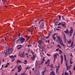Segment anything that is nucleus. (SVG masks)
I'll use <instances>...</instances> for the list:
<instances>
[{
    "mask_svg": "<svg viewBox=\"0 0 75 75\" xmlns=\"http://www.w3.org/2000/svg\"><path fill=\"white\" fill-rule=\"evenodd\" d=\"M57 28H61V27H60L59 26H58Z\"/></svg>",
    "mask_w": 75,
    "mask_h": 75,
    "instance_id": "obj_60",
    "label": "nucleus"
},
{
    "mask_svg": "<svg viewBox=\"0 0 75 75\" xmlns=\"http://www.w3.org/2000/svg\"><path fill=\"white\" fill-rule=\"evenodd\" d=\"M38 43L39 45H42V41H40V40H38Z\"/></svg>",
    "mask_w": 75,
    "mask_h": 75,
    "instance_id": "obj_9",
    "label": "nucleus"
},
{
    "mask_svg": "<svg viewBox=\"0 0 75 75\" xmlns=\"http://www.w3.org/2000/svg\"><path fill=\"white\" fill-rule=\"evenodd\" d=\"M14 60H15V59H13L12 60V62H14Z\"/></svg>",
    "mask_w": 75,
    "mask_h": 75,
    "instance_id": "obj_39",
    "label": "nucleus"
},
{
    "mask_svg": "<svg viewBox=\"0 0 75 75\" xmlns=\"http://www.w3.org/2000/svg\"><path fill=\"white\" fill-rule=\"evenodd\" d=\"M64 61H65L67 60V58L66 57V56L65 55H64Z\"/></svg>",
    "mask_w": 75,
    "mask_h": 75,
    "instance_id": "obj_29",
    "label": "nucleus"
},
{
    "mask_svg": "<svg viewBox=\"0 0 75 75\" xmlns=\"http://www.w3.org/2000/svg\"><path fill=\"white\" fill-rule=\"evenodd\" d=\"M28 68H29V67H26V70H27V69H28Z\"/></svg>",
    "mask_w": 75,
    "mask_h": 75,
    "instance_id": "obj_40",
    "label": "nucleus"
},
{
    "mask_svg": "<svg viewBox=\"0 0 75 75\" xmlns=\"http://www.w3.org/2000/svg\"><path fill=\"white\" fill-rule=\"evenodd\" d=\"M70 57H72V54H71L70 55Z\"/></svg>",
    "mask_w": 75,
    "mask_h": 75,
    "instance_id": "obj_64",
    "label": "nucleus"
},
{
    "mask_svg": "<svg viewBox=\"0 0 75 75\" xmlns=\"http://www.w3.org/2000/svg\"><path fill=\"white\" fill-rule=\"evenodd\" d=\"M58 17L59 18V21L61 20V16L60 15H58Z\"/></svg>",
    "mask_w": 75,
    "mask_h": 75,
    "instance_id": "obj_19",
    "label": "nucleus"
},
{
    "mask_svg": "<svg viewBox=\"0 0 75 75\" xmlns=\"http://www.w3.org/2000/svg\"><path fill=\"white\" fill-rule=\"evenodd\" d=\"M25 74V73H24L23 74H21V75H24V74Z\"/></svg>",
    "mask_w": 75,
    "mask_h": 75,
    "instance_id": "obj_54",
    "label": "nucleus"
},
{
    "mask_svg": "<svg viewBox=\"0 0 75 75\" xmlns=\"http://www.w3.org/2000/svg\"><path fill=\"white\" fill-rule=\"evenodd\" d=\"M74 35H73V40H74Z\"/></svg>",
    "mask_w": 75,
    "mask_h": 75,
    "instance_id": "obj_56",
    "label": "nucleus"
},
{
    "mask_svg": "<svg viewBox=\"0 0 75 75\" xmlns=\"http://www.w3.org/2000/svg\"><path fill=\"white\" fill-rule=\"evenodd\" d=\"M19 46H20L18 48V50H20V49H21V48H22V46H21V45H18L17 46V47H19Z\"/></svg>",
    "mask_w": 75,
    "mask_h": 75,
    "instance_id": "obj_15",
    "label": "nucleus"
},
{
    "mask_svg": "<svg viewBox=\"0 0 75 75\" xmlns=\"http://www.w3.org/2000/svg\"><path fill=\"white\" fill-rule=\"evenodd\" d=\"M24 62H25V63H27V60H24Z\"/></svg>",
    "mask_w": 75,
    "mask_h": 75,
    "instance_id": "obj_50",
    "label": "nucleus"
},
{
    "mask_svg": "<svg viewBox=\"0 0 75 75\" xmlns=\"http://www.w3.org/2000/svg\"><path fill=\"white\" fill-rule=\"evenodd\" d=\"M64 33H66V34H68V30H66V31H64Z\"/></svg>",
    "mask_w": 75,
    "mask_h": 75,
    "instance_id": "obj_20",
    "label": "nucleus"
},
{
    "mask_svg": "<svg viewBox=\"0 0 75 75\" xmlns=\"http://www.w3.org/2000/svg\"><path fill=\"white\" fill-rule=\"evenodd\" d=\"M30 52L32 53V55H33V57H30V58H31V59H32V60H34V59H35V56L34 55V52H33L32 51H31Z\"/></svg>",
    "mask_w": 75,
    "mask_h": 75,
    "instance_id": "obj_2",
    "label": "nucleus"
},
{
    "mask_svg": "<svg viewBox=\"0 0 75 75\" xmlns=\"http://www.w3.org/2000/svg\"><path fill=\"white\" fill-rule=\"evenodd\" d=\"M57 38H58V41H59V42L60 44H61V39H60V37L58 36L57 37Z\"/></svg>",
    "mask_w": 75,
    "mask_h": 75,
    "instance_id": "obj_10",
    "label": "nucleus"
},
{
    "mask_svg": "<svg viewBox=\"0 0 75 75\" xmlns=\"http://www.w3.org/2000/svg\"><path fill=\"white\" fill-rule=\"evenodd\" d=\"M62 45L64 47H65V45L63 43L62 44Z\"/></svg>",
    "mask_w": 75,
    "mask_h": 75,
    "instance_id": "obj_41",
    "label": "nucleus"
},
{
    "mask_svg": "<svg viewBox=\"0 0 75 75\" xmlns=\"http://www.w3.org/2000/svg\"><path fill=\"white\" fill-rule=\"evenodd\" d=\"M37 63H38V62L37 61H36L35 64V65L36 66L37 65Z\"/></svg>",
    "mask_w": 75,
    "mask_h": 75,
    "instance_id": "obj_31",
    "label": "nucleus"
},
{
    "mask_svg": "<svg viewBox=\"0 0 75 75\" xmlns=\"http://www.w3.org/2000/svg\"><path fill=\"white\" fill-rule=\"evenodd\" d=\"M16 55H14V56H13V55H12L11 56H10V58H16Z\"/></svg>",
    "mask_w": 75,
    "mask_h": 75,
    "instance_id": "obj_18",
    "label": "nucleus"
},
{
    "mask_svg": "<svg viewBox=\"0 0 75 75\" xmlns=\"http://www.w3.org/2000/svg\"><path fill=\"white\" fill-rule=\"evenodd\" d=\"M50 75H55V73L54 71H52L50 74Z\"/></svg>",
    "mask_w": 75,
    "mask_h": 75,
    "instance_id": "obj_14",
    "label": "nucleus"
},
{
    "mask_svg": "<svg viewBox=\"0 0 75 75\" xmlns=\"http://www.w3.org/2000/svg\"><path fill=\"white\" fill-rule=\"evenodd\" d=\"M44 19H41L39 22L38 24H41V23H42V22L44 21Z\"/></svg>",
    "mask_w": 75,
    "mask_h": 75,
    "instance_id": "obj_13",
    "label": "nucleus"
},
{
    "mask_svg": "<svg viewBox=\"0 0 75 75\" xmlns=\"http://www.w3.org/2000/svg\"><path fill=\"white\" fill-rule=\"evenodd\" d=\"M59 67H60L59 64L58 66L56 67H57L56 69L58 70L59 69Z\"/></svg>",
    "mask_w": 75,
    "mask_h": 75,
    "instance_id": "obj_22",
    "label": "nucleus"
},
{
    "mask_svg": "<svg viewBox=\"0 0 75 75\" xmlns=\"http://www.w3.org/2000/svg\"><path fill=\"white\" fill-rule=\"evenodd\" d=\"M73 45H72V44H71V45L70 46V47H72L73 46Z\"/></svg>",
    "mask_w": 75,
    "mask_h": 75,
    "instance_id": "obj_46",
    "label": "nucleus"
},
{
    "mask_svg": "<svg viewBox=\"0 0 75 75\" xmlns=\"http://www.w3.org/2000/svg\"><path fill=\"white\" fill-rule=\"evenodd\" d=\"M47 42H48V43H49V42H50V40H48Z\"/></svg>",
    "mask_w": 75,
    "mask_h": 75,
    "instance_id": "obj_63",
    "label": "nucleus"
},
{
    "mask_svg": "<svg viewBox=\"0 0 75 75\" xmlns=\"http://www.w3.org/2000/svg\"><path fill=\"white\" fill-rule=\"evenodd\" d=\"M17 69L18 70V72H20L21 71L22 68H21V66L20 65L18 67Z\"/></svg>",
    "mask_w": 75,
    "mask_h": 75,
    "instance_id": "obj_3",
    "label": "nucleus"
},
{
    "mask_svg": "<svg viewBox=\"0 0 75 75\" xmlns=\"http://www.w3.org/2000/svg\"><path fill=\"white\" fill-rule=\"evenodd\" d=\"M58 69H56V73H57L58 72Z\"/></svg>",
    "mask_w": 75,
    "mask_h": 75,
    "instance_id": "obj_45",
    "label": "nucleus"
},
{
    "mask_svg": "<svg viewBox=\"0 0 75 75\" xmlns=\"http://www.w3.org/2000/svg\"><path fill=\"white\" fill-rule=\"evenodd\" d=\"M69 72H70V75H71V70H69Z\"/></svg>",
    "mask_w": 75,
    "mask_h": 75,
    "instance_id": "obj_47",
    "label": "nucleus"
},
{
    "mask_svg": "<svg viewBox=\"0 0 75 75\" xmlns=\"http://www.w3.org/2000/svg\"><path fill=\"white\" fill-rule=\"evenodd\" d=\"M45 70H44L43 71V73L44 74V72H45Z\"/></svg>",
    "mask_w": 75,
    "mask_h": 75,
    "instance_id": "obj_58",
    "label": "nucleus"
},
{
    "mask_svg": "<svg viewBox=\"0 0 75 75\" xmlns=\"http://www.w3.org/2000/svg\"><path fill=\"white\" fill-rule=\"evenodd\" d=\"M20 41H21V43H23L25 41V38L23 37L20 38Z\"/></svg>",
    "mask_w": 75,
    "mask_h": 75,
    "instance_id": "obj_1",
    "label": "nucleus"
},
{
    "mask_svg": "<svg viewBox=\"0 0 75 75\" xmlns=\"http://www.w3.org/2000/svg\"><path fill=\"white\" fill-rule=\"evenodd\" d=\"M8 67V66L7 64H6V65L5 67V68H7Z\"/></svg>",
    "mask_w": 75,
    "mask_h": 75,
    "instance_id": "obj_38",
    "label": "nucleus"
},
{
    "mask_svg": "<svg viewBox=\"0 0 75 75\" xmlns=\"http://www.w3.org/2000/svg\"><path fill=\"white\" fill-rule=\"evenodd\" d=\"M42 61H45V57H43V58L42 59Z\"/></svg>",
    "mask_w": 75,
    "mask_h": 75,
    "instance_id": "obj_27",
    "label": "nucleus"
},
{
    "mask_svg": "<svg viewBox=\"0 0 75 75\" xmlns=\"http://www.w3.org/2000/svg\"><path fill=\"white\" fill-rule=\"evenodd\" d=\"M7 54V51H6V52L5 53V55H6Z\"/></svg>",
    "mask_w": 75,
    "mask_h": 75,
    "instance_id": "obj_34",
    "label": "nucleus"
},
{
    "mask_svg": "<svg viewBox=\"0 0 75 75\" xmlns=\"http://www.w3.org/2000/svg\"><path fill=\"white\" fill-rule=\"evenodd\" d=\"M16 63L17 64H18V63H22V62L20 60H18L17 61Z\"/></svg>",
    "mask_w": 75,
    "mask_h": 75,
    "instance_id": "obj_17",
    "label": "nucleus"
},
{
    "mask_svg": "<svg viewBox=\"0 0 75 75\" xmlns=\"http://www.w3.org/2000/svg\"><path fill=\"white\" fill-rule=\"evenodd\" d=\"M50 68H52V67H53V66H52V65H50Z\"/></svg>",
    "mask_w": 75,
    "mask_h": 75,
    "instance_id": "obj_51",
    "label": "nucleus"
},
{
    "mask_svg": "<svg viewBox=\"0 0 75 75\" xmlns=\"http://www.w3.org/2000/svg\"><path fill=\"white\" fill-rule=\"evenodd\" d=\"M68 73H67V71H66V72H65V73H64V75H68Z\"/></svg>",
    "mask_w": 75,
    "mask_h": 75,
    "instance_id": "obj_28",
    "label": "nucleus"
},
{
    "mask_svg": "<svg viewBox=\"0 0 75 75\" xmlns=\"http://www.w3.org/2000/svg\"><path fill=\"white\" fill-rule=\"evenodd\" d=\"M67 69L69 70V68H68V63H67V62L66 64Z\"/></svg>",
    "mask_w": 75,
    "mask_h": 75,
    "instance_id": "obj_16",
    "label": "nucleus"
},
{
    "mask_svg": "<svg viewBox=\"0 0 75 75\" xmlns=\"http://www.w3.org/2000/svg\"><path fill=\"white\" fill-rule=\"evenodd\" d=\"M72 33H72V32H70V35H69V36L70 37H71V36H72Z\"/></svg>",
    "mask_w": 75,
    "mask_h": 75,
    "instance_id": "obj_30",
    "label": "nucleus"
},
{
    "mask_svg": "<svg viewBox=\"0 0 75 75\" xmlns=\"http://www.w3.org/2000/svg\"><path fill=\"white\" fill-rule=\"evenodd\" d=\"M62 24H61V23H58V25H62Z\"/></svg>",
    "mask_w": 75,
    "mask_h": 75,
    "instance_id": "obj_33",
    "label": "nucleus"
},
{
    "mask_svg": "<svg viewBox=\"0 0 75 75\" xmlns=\"http://www.w3.org/2000/svg\"><path fill=\"white\" fill-rule=\"evenodd\" d=\"M53 39H54V41H56V40H56V37H53Z\"/></svg>",
    "mask_w": 75,
    "mask_h": 75,
    "instance_id": "obj_32",
    "label": "nucleus"
},
{
    "mask_svg": "<svg viewBox=\"0 0 75 75\" xmlns=\"http://www.w3.org/2000/svg\"><path fill=\"white\" fill-rule=\"evenodd\" d=\"M12 50V51L11 53H12V52H13V48H9L8 49V52H10V51H11V50Z\"/></svg>",
    "mask_w": 75,
    "mask_h": 75,
    "instance_id": "obj_6",
    "label": "nucleus"
},
{
    "mask_svg": "<svg viewBox=\"0 0 75 75\" xmlns=\"http://www.w3.org/2000/svg\"><path fill=\"white\" fill-rule=\"evenodd\" d=\"M16 37H15V38L13 40V42H14V41H16V40L17 38H16Z\"/></svg>",
    "mask_w": 75,
    "mask_h": 75,
    "instance_id": "obj_26",
    "label": "nucleus"
},
{
    "mask_svg": "<svg viewBox=\"0 0 75 75\" xmlns=\"http://www.w3.org/2000/svg\"><path fill=\"white\" fill-rule=\"evenodd\" d=\"M4 38L5 40V41H6V37H4Z\"/></svg>",
    "mask_w": 75,
    "mask_h": 75,
    "instance_id": "obj_44",
    "label": "nucleus"
},
{
    "mask_svg": "<svg viewBox=\"0 0 75 75\" xmlns=\"http://www.w3.org/2000/svg\"><path fill=\"white\" fill-rule=\"evenodd\" d=\"M20 38L19 39H18L16 41V42L17 43V42H18V41H20Z\"/></svg>",
    "mask_w": 75,
    "mask_h": 75,
    "instance_id": "obj_35",
    "label": "nucleus"
},
{
    "mask_svg": "<svg viewBox=\"0 0 75 75\" xmlns=\"http://www.w3.org/2000/svg\"><path fill=\"white\" fill-rule=\"evenodd\" d=\"M71 45H73V44H74V42H71Z\"/></svg>",
    "mask_w": 75,
    "mask_h": 75,
    "instance_id": "obj_59",
    "label": "nucleus"
},
{
    "mask_svg": "<svg viewBox=\"0 0 75 75\" xmlns=\"http://www.w3.org/2000/svg\"><path fill=\"white\" fill-rule=\"evenodd\" d=\"M55 35H57V34H56V33L54 34V37H55Z\"/></svg>",
    "mask_w": 75,
    "mask_h": 75,
    "instance_id": "obj_62",
    "label": "nucleus"
},
{
    "mask_svg": "<svg viewBox=\"0 0 75 75\" xmlns=\"http://www.w3.org/2000/svg\"><path fill=\"white\" fill-rule=\"evenodd\" d=\"M53 57H54V62H55V58H57V55H56V54H54V55Z\"/></svg>",
    "mask_w": 75,
    "mask_h": 75,
    "instance_id": "obj_8",
    "label": "nucleus"
},
{
    "mask_svg": "<svg viewBox=\"0 0 75 75\" xmlns=\"http://www.w3.org/2000/svg\"><path fill=\"white\" fill-rule=\"evenodd\" d=\"M59 50V48L58 49H56V51H58Z\"/></svg>",
    "mask_w": 75,
    "mask_h": 75,
    "instance_id": "obj_49",
    "label": "nucleus"
},
{
    "mask_svg": "<svg viewBox=\"0 0 75 75\" xmlns=\"http://www.w3.org/2000/svg\"><path fill=\"white\" fill-rule=\"evenodd\" d=\"M71 28V31L70 32V33H73V30L72 29V27H70Z\"/></svg>",
    "mask_w": 75,
    "mask_h": 75,
    "instance_id": "obj_21",
    "label": "nucleus"
},
{
    "mask_svg": "<svg viewBox=\"0 0 75 75\" xmlns=\"http://www.w3.org/2000/svg\"><path fill=\"white\" fill-rule=\"evenodd\" d=\"M25 38H27L26 40L28 41L29 39H30V37H29V36H28V35L25 36Z\"/></svg>",
    "mask_w": 75,
    "mask_h": 75,
    "instance_id": "obj_12",
    "label": "nucleus"
},
{
    "mask_svg": "<svg viewBox=\"0 0 75 75\" xmlns=\"http://www.w3.org/2000/svg\"><path fill=\"white\" fill-rule=\"evenodd\" d=\"M61 62H63V59H61Z\"/></svg>",
    "mask_w": 75,
    "mask_h": 75,
    "instance_id": "obj_55",
    "label": "nucleus"
},
{
    "mask_svg": "<svg viewBox=\"0 0 75 75\" xmlns=\"http://www.w3.org/2000/svg\"><path fill=\"white\" fill-rule=\"evenodd\" d=\"M2 67H3V65H2V67H1V68L0 69H2Z\"/></svg>",
    "mask_w": 75,
    "mask_h": 75,
    "instance_id": "obj_57",
    "label": "nucleus"
},
{
    "mask_svg": "<svg viewBox=\"0 0 75 75\" xmlns=\"http://www.w3.org/2000/svg\"><path fill=\"white\" fill-rule=\"evenodd\" d=\"M56 30H58V31H60V30L59 29H56Z\"/></svg>",
    "mask_w": 75,
    "mask_h": 75,
    "instance_id": "obj_52",
    "label": "nucleus"
},
{
    "mask_svg": "<svg viewBox=\"0 0 75 75\" xmlns=\"http://www.w3.org/2000/svg\"><path fill=\"white\" fill-rule=\"evenodd\" d=\"M21 35V33H19L18 34V36L19 37H20Z\"/></svg>",
    "mask_w": 75,
    "mask_h": 75,
    "instance_id": "obj_36",
    "label": "nucleus"
},
{
    "mask_svg": "<svg viewBox=\"0 0 75 75\" xmlns=\"http://www.w3.org/2000/svg\"><path fill=\"white\" fill-rule=\"evenodd\" d=\"M68 42V44H71V41L69 40V41H67Z\"/></svg>",
    "mask_w": 75,
    "mask_h": 75,
    "instance_id": "obj_25",
    "label": "nucleus"
},
{
    "mask_svg": "<svg viewBox=\"0 0 75 75\" xmlns=\"http://www.w3.org/2000/svg\"><path fill=\"white\" fill-rule=\"evenodd\" d=\"M68 68H69H69H71V66H69L68 67Z\"/></svg>",
    "mask_w": 75,
    "mask_h": 75,
    "instance_id": "obj_48",
    "label": "nucleus"
},
{
    "mask_svg": "<svg viewBox=\"0 0 75 75\" xmlns=\"http://www.w3.org/2000/svg\"><path fill=\"white\" fill-rule=\"evenodd\" d=\"M58 47H59V48H60V47H60V45H58Z\"/></svg>",
    "mask_w": 75,
    "mask_h": 75,
    "instance_id": "obj_61",
    "label": "nucleus"
},
{
    "mask_svg": "<svg viewBox=\"0 0 75 75\" xmlns=\"http://www.w3.org/2000/svg\"><path fill=\"white\" fill-rule=\"evenodd\" d=\"M61 59H63V56H62V55H61Z\"/></svg>",
    "mask_w": 75,
    "mask_h": 75,
    "instance_id": "obj_43",
    "label": "nucleus"
},
{
    "mask_svg": "<svg viewBox=\"0 0 75 75\" xmlns=\"http://www.w3.org/2000/svg\"><path fill=\"white\" fill-rule=\"evenodd\" d=\"M24 54V52H23L22 54H20L19 53V57H21L22 58H23L24 57H25V55Z\"/></svg>",
    "mask_w": 75,
    "mask_h": 75,
    "instance_id": "obj_4",
    "label": "nucleus"
},
{
    "mask_svg": "<svg viewBox=\"0 0 75 75\" xmlns=\"http://www.w3.org/2000/svg\"><path fill=\"white\" fill-rule=\"evenodd\" d=\"M66 25V23L65 22H64L63 23L62 22V27H64V28H66V26L65 25Z\"/></svg>",
    "mask_w": 75,
    "mask_h": 75,
    "instance_id": "obj_5",
    "label": "nucleus"
},
{
    "mask_svg": "<svg viewBox=\"0 0 75 75\" xmlns=\"http://www.w3.org/2000/svg\"><path fill=\"white\" fill-rule=\"evenodd\" d=\"M58 24H57V22H56V23H55V24L54 25H57Z\"/></svg>",
    "mask_w": 75,
    "mask_h": 75,
    "instance_id": "obj_42",
    "label": "nucleus"
},
{
    "mask_svg": "<svg viewBox=\"0 0 75 75\" xmlns=\"http://www.w3.org/2000/svg\"><path fill=\"white\" fill-rule=\"evenodd\" d=\"M59 50L60 54H62V51H61V50L60 49H59Z\"/></svg>",
    "mask_w": 75,
    "mask_h": 75,
    "instance_id": "obj_24",
    "label": "nucleus"
},
{
    "mask_svg": "<svg viewBox=\"0 0 75 75\" xmlns=\"http://www.w3.org/2000/svg\"><path fill=\"white\" fill-rule=\"evenodd\" d=\"M62 19L63 21H65V19L64 18V16H62Z\"/></svg>",
    "mask_w": 75,
    "mask_h": 75,
    "instance_id": "obj_23",
    "label": "nucleus"
},
{
    "mask_svg": "<svg viewBox=\"0 0 75 75\" xmlns=\"http://www.w3.org/2000/svg\"><path fill=\"white\" fill-rule=\"evenodd\" d=\"M70 62V64H72V62H71V59Z\"/></svg>",
    "mask_w": 75,
    "mask_h": 75,
    "instance_id": "obj_37",
    "label": "nucleus"
},
{
    "mask_svg": "<svg viewBox=\"0 0 75 75\" xmlns=\"http://www.w3.org/2000/svg\"><path fill=\"white\" fill-rule=\"evenodd\" d=\"M47 55H48V56H51V55H50V54H47Z\"/></svg>",
    "mask_w": 75,
    "mask_h": 75,
    "instance_id": "obj_53",
    "label": "nucleus"
},
{
    "mask_svg": "<svg viewBox=\"0 0 75 75\" xmlns=\"http://www.w3.org/2000/svg\"><path fill=\"white\" fill-rule=\"evenodd\" d=\"M44 62V61H43L42 60L41 61V62L40 64H39L38 65V66H39V65H42V64H43Z\"/></svg>",
    "mask_w": 75,
    "mask_h": 75,
    "instance_id": "obj_11",
    "label": "nucleus"
},
{
    "mask_svg": "<svg viewBox=\"0 0 75 75\" xmlns=\"http://www.w3.org/2000/svg\"><path fill=\"white\" fill-rule=\"evenodd\" d=\"M50 60L48 59L47 61V62H45V64H50Z\"/></svg>",
    "mask_w": 75,
    "mask_h": 75,
    "instance_id": "obj_7",
    "label": "nucleus"
}]
</instances>
